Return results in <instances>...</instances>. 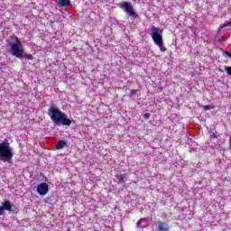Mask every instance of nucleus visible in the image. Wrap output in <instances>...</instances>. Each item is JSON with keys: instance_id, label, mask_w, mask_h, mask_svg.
Segmentation results:
<instances>
[{"instance_id": "1", "label": "nucleus", "mask_w": 231, "mask_h": 231, "mask_svg": "<svg viewBox=\"0 0 231 231\" xmlns=\"http://www.w3.org/2000/svg\"><path fill=\"white\" fill-rule=\"evenodd\" d=\"M48 115L55 125H59L60 124H61V125H71V119L66 117V114L60 111L57 106H51L48 109Z\"/></svg>"}, {"instance_id": "2", "label": "nucleus", "mask_w": 231, "mask_h": 231, "mask_svg": "<svg viewBox=\"0 0 231 231\" xmlns=\"http://www.w3.org/2000/svg\"><path fill=\"white\" fill-rule=\"evenodd\" d=\"M12 55L17 57V59H23L24 57V48L19 38L15 37L14 42L9 43Z\"/></svg>"}, {"instance_id": "3", "label": "nucleus", "mask_w": 231, "mask_h": 231, "mask_svg": "<svg viewBox=\"0 0 231 231\" xmlns=\"http://www.w3.org/2000/svg\"><path fill=\"white\" fill-rule=\"evenodd\" d=\"M12 156V148H10V143H0V158H5L4 162H11Z\"/></svg>"}, {"instance_id": "4", "label": "nucleus", "mask_w": 231, "mask_h": 231, "mask_svg": "<svg viewBox=\"0 0 231 231\" xmlns=\"http://www.w3.org/2000/svg\"><path fill=\"white\" fill-rule=\"evenodd\" d=\"M118 8H121L122 10H125L130 17H133L134 19L138 18V14L136 12H134V8L131 5V3L129 2H121L120 4L117 5Z\"/></svg>"}, {"instance_id": "5", "label": "nucleus", "mask_w": 231, "mask_h": 231, "mask_svg": "<svg viewBox=\"0 0 231 231\" xmlns=\"http://www.w3.org/2000/svg\"><path fill=\"white\" fill-rule=\"evenodd\" d=\"M152 41L160 48L161 51H167V48L163 46V36L160 32H153L152 34Z\"/></svg>"}, {"instance_id": "6", "label": "nucleus", "mask_w": 231, "mask_h": 231, "mask_svg": "<svg viewBox=\"0 0 231 231\" xmlns=\"http://www.w3.org/2000/svg\"><path fill=\"white\" fill-rule=\"evenodd\" d=\"M50 188L48 187V184L45 182L39 184L37 187V192L38 194H40V196H46Z\"/></svg>"}, {"instance_id": "7", "label": "nucleus", "mask_w": 231, "mask_h": 231, "mask_svg": "<svg viewBox=\"0 0 231 231\" xmlns=\"http://www.w3.org/2000/svg\"><path fill=\"white\" fill-rule=\"evenodd\" d=\"M155 225L157 226L158 231H169L170 230L169 224H167L163 221H157L155 223Z\"/></svg>"}, {"instance_id": "8", "label": "nucleus", "mask_w": 231, "mask_h": 231, "mask_svg": "<svg viewBox=\"0 0 231 231\" xmlns=\"http://www.w3.org/2000/svg\"><path fill=\"white\" fill-rule=\"evenodd\" d=\"M2 207H4L5 210H8L9 212H14V207L15 205L12 204V202L6 200L3 203Z\"/></svg>"}, {"instance_id": "9", "label": "nucleus", "mask_w": 231, "mask_h": 231, "mask_svg": "<svg viewBox=\"0 0 231 231\" xmlns=\"http://www.w3.org/2000/svg\"><path fill=\"white\" fill-rule=\"evenodd\" d=\"M116 180L119 181V183H125L127 180H129V176L127 174H117L116 175Z\"/></svg>"}, {"instance_id": "10", "label": "nucleus", "mask_w": 231, "mask_h": 231, "mask_svg": "<svg viewBox=\"0 0 231 231\" xmlns=\"http://www.w3.org/2000/svg\"><path fill=\"white\" fill-rule=\"evenodd\" d=\"M65 146H66V141L60 140L56 144V149H58V150L64 149Z\"/></svg>"}, {"instance_id": "11", "label": "nucleus", "mask_w": 231, "mask_h": 231, "mask_svg": "<svg viewBox=\"0 0 231 231\" xmlns=\"http://www.w3.org/2000/svg\"><path fill=\"white\" fill-rule=\"evenodd\" d=\"M60 6H69L71 5L70 0H60Z\"/></svg>"}, {"instance_id": "12", "label": "nucleus", "mask_w": 231, "mask_h": 231, "mask_svg": "<svg viewBox=\"0 0 231 231\" xmlns=\"http://www.w3.org/2000/svg\"><path fill=\"white\" fill-rule=\"evenodd\" d=\"M152 32L153 33H159L160 29L158 27H155L154 25L152 26Z\"/></svg>"}, {"instance_id": "13", "label": "nucleus", "mask_w": 231, "mask_h": 231, "mask_svg": "<svg viewBox=\"0 0 231 231\" xmlns=\"http://www.w3.org/2000/svg\"><path fill=\"white\" fill-rule=\"evenodd\" d=\"M228 26H231V22L220 24L219 28L223 29V28H226Z\"/></svg>"}, {"instance_id": "14", "label": "nucleus", "mask_w": 231, "mask_h": 231, "mask_svg": "<svg viewBox=\"0 0 231 231\" xmlns=\"http://www.w3.org/2000/svg\"><path fill=\"white\" fill-rule=\"evenodd\" d=\"M202 108L204 109V111H208L209 109H213L214 107L208 105H206V106H202Z\"/></svg>"}, {"instance_id": "15", "label": "nucleus", "mask_w": 231, "mask_h": 231, "mask_svg": "<svg viewBox=\"0 0 231 231\" xmlns=\"http://www.w3.org/2000/svg\"><path fill=\"white\" fill-rule=\"evenodd\" d=\"M143 118H145V120H149V118H151V114L146 113V114L143 115Z\"/></svg>"}, {"instance_id": "16", "label": "nucleus", "mask_w": 231, "mask_h": 231, "mask_svg": "<svg viewBox=\"0 0 231 231\" xmlns=\"http://www.w3.org/2000/svg\"><path fill=\"white\" fill-rule=\"evenodd\" d=\"M5 210H6V209H5L4 206H1L0 207V216H4L5 215Z\"/></svg>"}, {"instance_id": "17", "label": "nucleus", "mask_w": 231, "mask_h": 231, "mask_svg": "<svg viewBox=\"0 0 231 231\" xmlns=\"http://www.w3.org/2000/svg\"><path fill=\"white\" fill-rule=\"evenodd\" d=\"M25 58L28 60H33V56L32 54H27L25 55Z\"/></svg>"}, {"instance_id": "18", "label": "nucleus", "mask_w": 231, "mask_h": 231, "mask_svg": "<svg viewBox=\"0 0 231 231\" xmlns=\"http://www.w3.org/2000/svg\"><path fill=\"white\" fill-rule=\"evenodd\" d=\"M226 71L227 75L231 76V67H226Z\"/></svg>"}, {"instance_id": "19", "label": "nucleus", "mask_w": 231, "mask_h": 231, "mask_svg": "<svg viewBox=\"0 0 231 231\" xmlns=\"http://www.w3.org/2000/svg\"><path fill=\"white\" fill-rule=\"evenodd\" d=\"M137 92H138V89H132L130 97H133V95H134V93H137Z\"/></svg>"}, {"instance_id": "20", "label": "nucleus", "mask_w": 231, "mask_h": 231, "mask_svg": "<svg viewBox=\"0 0 231 231\" xmlns=\"http://www.w3.org/2000/svg\"><path fill=\"white\" fill-rule=\"evenodd\" d=\"M143 221V218H140L137 222H136V226H140V225L142 224V222Z\"/></svg>"}, {"instance_id": "21", "label": "nucleus", "mask_w": 231, "mask_h": 231, "mask_svg": "<svg viewBox=\"0 0 231 231\" xmlns=\"http://www.w3.org/2000/svg\"><path fill=\"white\" fill-rule=\"evenodd\" d=\"M218 42H225V37H224V36H221V37L218 39Z\"/></svg>"}, {"instance_id": "22", "label": "nucleus", "mask_w": 231, "mask_h": 231, "mask_svg": "<svg viewBox=\"0 0 231 231\" xmlns=\"http://www.w3.org/2000/svg\"><path fill=\"white\" fill-rule=\"evenodd\" d=\"M224 53L227 55V57L231 58V52H229L228 51H225Z\"/></svg>"}, {"instance_id": "23", "label": "nucleus", "mask_w": 231, "mask_h": 231, "mask_svg": "<svg viewBox=\"0 0 231 231\" xmlns=\"http://www.w3.org/2000/svg\"><path fill=\"white\" fill-rule=\"evenodd\" d=\"M67 231H70V230H67Z\"/></svg>"}]
</instances>
